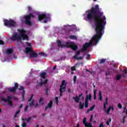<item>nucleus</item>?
Wrapping results in <instances>:
<instances>
[{
  "label": "nucleus",
  "instance_id": "obj_1",
  "mask_svg": "<svg viewBox=\"0 0 127 127\" xmlns=\"http://www.w3.org/2000/svg\"><path fill=\"white\" fill-rule=\"evenodd\" d=\"M88 13L87 14V18L89 21H94L95 25V31L96 34L92 38L90 42H86L83 46L81 51L76 52L75 55H80L81 52L87 51L89 47H91L93 45H96L100 38H102L104 34V30L105 29V25L107 24L106 20V16L104 15V12L100 11L99 5L96 4L94 7H91V9L89 10Z\"/></svg>",
  "mask_w": 127,
  "mask_h": 127
},
{
  "label": "nucleus",
  "instance_id": "obj_2",
  "mask_svg": "<svg viewBox=\"0 0 127 127\" xmlns=\"http://www.w3.org/2000/svg\"><path fill=\"white\" fill-rule=\"evenodd\" d=\"M19 35L17 33H14L12 36L10 37V40L12 41H17V42H21L22 40H29V37L26 34V31L23 29H19L18 30Z\"/></svg>",
  "mask_w": 127,
  "mask_h": 127
},
{
  "label": "nucleus",
  "instance_id": "obj_3",
  "mask_svg": "<svg viewBox=\"0 0 127 127\" xmlns=\"http://www.w3.org/2000/svg\"><path fill=\"white\" fill-rule=\"evenodd\" d=\"M35 16L31 13H30L28 15H25L24 18L25 19V24L27 25H29V26H31L32 25V22H31V21L30 20L31 18H35Z\"/></svg>",
  "mask_w": 127,
  "mask_h": 127
},
{
  "label": "nucleus",
  "instance_id": "obj_4",
  "mask_svg": "<svg viewBox=\"0 0 127 127\" xmlns=\"http://www.w3.org/2000/svg\"><path fill=\"white\" fill-rule=\"evenodd\" d=\"M66 86L67 83H66V81H65V80H63L62 82V84L60 87V97H62V96H63V93L65 92Z\"/></svg>",
  "mask_w": 127,
  "mask_h": 127
},
{
  "label": "nucleus",
  "instance_id": "obj_5",
  "mask_svg": "<svg viewBox=\"0 0 127 127\" xmlns=\"http://www.w3.org/2000/svg\"><path fill=\"white\" fill-rule=\"evenodd\" d=\"M4 24L5 26H7L8 27H9L10 26L14 27L16 26V22L12 19H5L4 20Z\"/></svg>",
  "mask_w": 127,
  "mask_h": 127
},
{
  "label": "nucleus",
  "instance_id": "obj_6",
  "mask_svg": "<svg viewBox=\"0 0 127 127\" xmlns=\"http://www.w3.org/2000/svg\"><path fill=\"white\" fill-rule=\"evenodd\" d=\"M38 18L39 21H41L42 19H45L44 20V23H47V20L50 18V15H48L47 14H41L38 15Z\"/></svg>",
  "mask_w": 127,
  "mask_h": 127
},
{
  "label": "nucleus",
  "instance_id": "obj_7",
  "mask_svg": "<svg viewBox=\"0 0 127 127\" xmlns=\"http://www.w3.org/2000/svg\"><path fill=\"white\" fill-rule=\"evenodd\" d=\"M10 99H11V96H9L7 97L6 99H4V98L2 96L1 97V100L2 101H3L4 102H6L7 103H8L10 107H12V101L9 100H10Z\"/></svg>",
  "mask_w": 127,
  "mask_h": 127
},
{
  "label": "nucleus",
  "instance_id": "obj_8",
  "mask_svg": "<svg viewBox=\"0 0 127 127\" xmlns=\"http://www.w3.org/2000/svg\"><path fill=\"white\" fill-rule=\"evenodd\" d=\"M17 89H18V83L16 82L14 83V86L9 87L8 88V90L11 93H14V92H15Z\"/></svg>",
  "mask_w": 127,
  "mask_h": 127
},
{
  "label": "nucleus",
  "instance_id": "obj_9",
  "mask_svg": "<svg viewBox=\"0 0 127 127\" xmlns=\"http://www.w3.org/2000/svg\"><path fill=\"white\" fill-rule=\"evenodd\" d=\"M83 124L84 125L85 127H93L91 123H87V118H84L83 120Z\"/></svg>",
  "mask_w": 127,
  "mask_h": 127
},
{
  "label": "nucleus",
  "instance_id": "obj_10",
  "mask_svg": "<svg viewBox=\"0 0 127 127\" xmlns=\"http://www.w3.org/2000/svg\"><path fill=\"white\" fill-rule=\"evenodd\" d=\"M33 94H31V97L28 100V102H29V107H32V106H33L34 105V100L32 99H33Z\"/></svg>",
  "mask_w": 127,
  "mask_h": 127
},
{
  "label": "nucleus",
  "instance_id": "obj_11",
  "mask_svg": "<svg viewBox=\"0 0 127 127\" xmlns=\"http://www.w3.org/2000/svg\"><path fill=\"white\" fill-rule=\"evenodd\" d=\"M82 96H83V93L79 94L78 96H77L76 97H73L72 99L74 100L75 102H76V103L78 104V103H79V101H80V98H81Z\"/></svg>",
  "mask_w": 127,
  "mask_h": 127
},
{
  "label": "nucleus",
  "instance_id": "obj_12",
  "mask_svg": "<svg viewBox=\"0 0 127 127\" xmlns=\"http://www.w3.org/2000/svg\"><path fill=\"white\" fill-rule=\"evenodd\" d=\"M53 106V102L52 101L50 100L48 105L45 107V111H47V109H51Z\"/></svg>",
  "mask_w": 127,
  "mask_h": 127
},
{
  "label": "nucleus",
  "instance_id": "obj_13",
  "mask_svg": "<svg viewBox=\"0 0 127 127\" xmlns=\"http://www.w3.org/2000/svg\"><path fill=\"white\" fill-rule=\"evenodd\" d=\"M47 82H48V80L47 79H45L44 81H43L42 79L41 80L40 82L38 84V86H42V85H46L47 84Z\"/></svg>",
  "mask_w": 127,
  "mask_h": 127
},
{
  "label": "nucleus",
  "instance_id": "obj_14",
  "mask_svg": "<svg viewBox=\"0 0 127 127\" xmlns=\"http://www.w3.org/2000/svg\"><path fill=\"white\" fill-rule=\"evenodd\" d=\"M38 56L37 53L33 52V51L30 54V58H36Z\"/></svg>",
  "mask_w": 127,
  "mask_h": 127
},
{
  "label": "nucleus",
  "instance_id": "obj_15",
  "mask_svg": "<svg viewBox=\"0 0 127 127\" xmlns=\"http://www.w3.org/2000/svg\"><path fill=\"white\" fill-rule=\"evenodd\" d=\"M32 51H33V50H32V48H31V47H27L25 48V52L26 54H28V53H29V54H30V53H31L32 52Z\"/></svg>",
  "mask_w": 127,
  "mask_h": 127
},
{
  "label": "nucleus",
  "instance_id": "obj_16",
  "mask_svg": "<svg viewBox=\"0 0 127 127\" xmlns=\"http://www.w3.org/2000/svg\"><path fill=\"white\" fill-rule=\"evenodd\" d=\"M92 100V95L89 94V95H87L85 97V101L87 102H89V101H91Z\"/></svg>",
  "mask_w": 127,
  "mask_h": 127
},
{
  "label": "nucleus",
  "instance_id": "obj_17",
  "mask_svg": "<svg viewBox=\"0 0 127 127\" xmlns=\"http://www.w3.org/2000/svg\"><path fill=\"white\" fill-rule=\"evenodd\" d=\"M40 77L42 78V79H46V72H43L40 73Z\"/></svg>",
  "mask_w": 127,
  "mask_h": 127
},
{
  "label": "nucleus",
  "instance_id": "obj_18",
  "mask_svg": "<svg viewBox=\"0 0 127 127\" xmlns=\"http://www.w3.org/2000/svg\"><path fill=\"white\" fill-rule=\"evenodd\" d=\"M73 43L72 42H67L66 43L65 45H64V47H68L71 48L72 45H73Z\"/></svg>",
  "mask_w": 127,
  "mask_h": 127
},
{
  "label": "nucleus",
  "instance_id": "obj_19",
  "mask_svg": "<svg viewBox=\"0 0 127 127\" xmlns=\"http://www.w3.org/2000/svg\"><path fill=\"white\" fill-rule=\"evenodd\" d=\"M57 43H58V45L59 47L63 48V47H64L65 46V45L62 44V42H61V41L60 40H58L57 41Z\"/></svg>",
  "mask_w": 127,
  "mask_h": 127
},
{
  "label": "nucleus",
  "instance_id": "obj_20",
  "mask_svg": "<svg viewBox=\"0 0 127 127\" xmlns=\"http://www.w3.org/2000/svg\"><path fill=\"white\" fill-rule=\"evenodd\" d=\"M70 48H71V49L72 50H74V51L77 50V49H78V46L75 45V44L73 43L71 46V47H70Z\"/></svg>",
  "mask_w": 127,
  "mask_h": 127
},
{
  "label": "nucleus",
  "instance_id": "obj_21",
  "mask_svg": "<svg viewBox=\"0 0 127 127\" xmlns=\"http://www.w3.org/2000/svg\"><path fill=\"white\" fill-rule=\"evenodd\" d=\"M12 52H13L12 49H8L6 52V54H7V55H10V54H12Z\"/></svg>",
  "mask_w": 127,
  "mask_h": 127
},
{
  "label": "nucleus",
  "instance_id": "obj_22",
  "mask_svg": "<svg viewBox=\"0 0 127 127\" xmlns=\"http://www.w3.org/2000/svg\"><path fill=\"white\" fill-rule=\"evenodd\" d=\"M73 58H74V59H76V60H82V59H83L84 58V57H78L77 55H75L73 57Z\"/></svg>",
  "mask_w": 127,
  "mask_h": 127
},
{
  "label": "nucleus",
  "instance_id": "obj_23",
  "mask_svg": "<svg viewBox=\"0 0 127 127\" xmlns=\"http://www.w3.org/2000/svg\"><path fill=\"white\" fill-rule=\"evenodd\" d=\"M70 39H72L73 40H77V37L74 35H70L69 36Z\"/></svg>",
  "mask_w": 127,
  "mask_h": 127
},
{
  "label": "nucleus",
  "instance_id": "obj_24",
  "mask_svg": "<svg viewBox=\"0 0 127 127\" xmlns=\"http://www.w3.org/2000/svg\"><path fill=\"white\" fill-rule=\"evenodd\" d=\"M79 109H81V110H82V109H84V104H82L81 102H79Z\"/></svg>",
  "mask_w": 127,
  "mask_h": 127
},
{
  "label": "nucleus",
  "instance_id": "obj_25",
  "mask_svg": "<svg viewBox=\"0 0 127 127\" xmlns=\"http://www.w3.org/2000/svg\"><path fill=\"white\" fill-rule=\"evenodd\" d=\"M99 96L100 101H102L103 100V96H102V92L101 91H99Z\"/></svg>",
  "mask_w": 127,
  "mask_h": 127
},
{
  "label": "nucleus",
  "instance_id": "obj_26",
  "mask_svg": "<svg viewBox=\"0 0 127 127\" xmlns=\"http://www.w3.org/2000/svg\"><path fill=\"white\" fill-rule=\"evenodd\" d=\"M121 79H122V76H121V75H120V74H118L116 76V80L117 81H120V80H121Z\"/></svg>",
  "mask_w": 127,
  "mask_h": 127
},
{
  "label": "nucleus",
  "instance_id": "obj_27",
  "mask_svg": "<svg viewBox=\"0 0 127 127\" xmlns=\"http://www.w3.org/2000/svg\"><path fill=\"white\" fill-rule=\"evenodd\" d=\"M20 113V110H18L16 112V114L14 115V119H15L16 118H17V115H18Z\"/></svg>",
  "mask_w": 127,
  "mask_h": 127
},
{
  "label": "nucleus",
  "instance_id": "obj_28",
  "mask_svg": "<svg viewBox=\"0 0 127 127\" xmlns=\"http://www.w3.org/2000/svg\"><path fill=\"white\" fill-rule=\"evenodd\" d=\"M32 119V117H28V118H25V121H26L27 122V124H28V123H30V120H31Z\"/></svg>",
  "mask_w": 127,
  "mask_h": 127
},
{
  "label": "nucleus",
  "instance_id": "obj_29",
  "mask_svg": "<svg viewBox=\"0 0 127 127\" xmlns=\"http://www.w3.org/2000/svg\"><path fill=\"white\" fill-rule=\"evenodd\" d=\"M84 105H85V108H88V107H89V101H86V100H85Z\"/></svg>",
  "mask_w": 127,
  "mask_h": 127
},
{
  "label": "nucleus",
  "instance_id": "obj_30",
  "mask_svg": "<svg viewBox=\"0 0 127 127\" xmlns=\"http://www.w3.org/2000/svg\"><path fill=\"white\" fill-rule=\"evenodd\" d=\"M93 96H94V100H96L97 98V92L96 91L93 92Z\"/></svg>",
  "mask_w": 127,
  "mask_h": 127
},
{
  "label": "nucleus",
  "instance_id": "obj_31",
  "mask_svg": "<svg viewBox=\"0 0 127 127\" xmlns=\"http://www.w3.org/2000/svg\"><path fill=\"white\" fill-rule=\"evenodd\" d=\"M106 62V59H102L100 60V64H103Z\"/></svg>",
  "mask_w": 127,
  "mask_h": 127
},
{
  "label": "nucleus",
  "instance_id": "obj_32",
  "mask_svg": "<svg viewBox=\"0 0 127 127\" xmlns=\"http://www.w3.org/2000/svg\"><path fill=\"white\" fill-rule=\"evenodd\" d=\"M126 118H127V116H125L123 117L122 122V124H123V125H124V124H126Z\"/></svg>",
  "mask_w": 127,
  "mask_h": 127
},
{
  "label": "nucleus",
  "instance_id": "obj_33",
  "mask_svg": "<svg viewBox=\"0 0 127 127\" xmlns=\"http://www.w3.org/2000/svg\"><path fill=\"white\" fill-rule=\"evenodd\" d=\"M45 91V92L46 93L47 95H48V91H49V89L48 88V87L46 86Z\"/></svg>",
  "mask_w": 127,
  "mask_h": 127
},
{
  "label": "nucleus",
  "instance_id": "obj_34",
  "mask_svg": "<svg viewBox=\"0 0 127 127\" xmlns=\"http://www.w3.org/2000/svg\"><path fill=\"white\" fill-rule=\"evenodd\" d=\"M112 108V106H110L109 107V108L107 109V113L108 115H109V114H110V111H111V108Z\"/></svg>",
  "mask_w": 127,
  "mask_h": 127
},
{
  "label": "nucleus",
  "instance_id": "obj_35",
  "mask_svg": "<svg viewBox=\"0 0 127 127\" xmlns=\"http://www.w3.org/2000/svg\"><path fill=\"white\" fill-rule=\"evenodd\" d=\"M43 101H44L43 98H42L41 97V98H40L39 103H40V104H41V105H43V103H41L42 102H43Z\"/></svg>",
  "mask_w": 127,
  "mask_h": 127
},
{
  "label": "nucleus",
  "instance_id": "obj_36",
  "mask_svg": "<svg viewBox=\"0 0 127 127\" xmlns=\"http://www.w3.org/2000/svg\"><path fill=\"white\" fill-rule=\"evenodd\" d=\"M26 126H27V124L25 122H23L22 124V127H26Z\"/></svg>",
  "mask_w": 127,
  "mask_h": 127
},
{
  "label": "nucleus",
  "instance_id": "obj_37",
  "mask_svg": "<svg viewBox=\"0 0 127 127\" xmlns=\"http://www.w3.org/2000/svg\"><path fill=\"white\" fill-rule=\"evenodd\" d=\"M55 102L56 104H57V105H58V103H59V100H58V97H56Z\"/></svg>",
  "mask_w": 127,
  "mask_h": 127
},
{
  "label": "nucleus",
  "instance_id": "obj_38",
  "mask_svg": "<svg viewBox=\"0 0 127 127\" xmlns=\"http://www.w3.org/2000/svg\"><path fill=\"white\" fill-rule=\"evenodd\" d=\"M96 107V105H94L93 106H92L91 107H90V108L89 109V110L90 111H93V110H94V109H95V107Z\"/></svg>",
  "mask_w": 127,
  "mask_h": 127
},
{
  "label": "nucleus",
  "instance_id": "obj_39",
  "mask_svg": "<svg viewBox=\"0 0 127 127\" xmlns=\"http://www.w3.org/2000/svg\"><path fill=\"white\" fill-rule=\"evenodd\" d=\"M107 105H108V103H104V109L105 110V111H107Z\"/></svg>",
  "mask_w": 127,
  "mask_h": 127
},
{
  "label": "nucleus",
  "instance_id": "obj_40",
  "mask_svg": "<svg viewBox=\"0 0 127 127\" xmlns=\"http://www.w3.org/2000/svg\"><path fill=\"white\" fill-rule=\"evenodd\" d=\"M27 8L28 11H31V10H32V7L31 6H28Z\"/></svg>",
  "mask_w": 127,
  "mask_h": 127
},
{
  "label": "nucleus",
  "instance_id": "obj_41",
  "mask_svg": "<svg viewBox=\"0 0 127 127\" xmlns=\"http://www.w3.org/2000/svg\"><path fill=\"white\" fill-rule=\"evenodd\" d=\"M76 81H77V76L75 75L73 77V82L74 83H76Z\"/></svg>",
  "mask_w": 127,
  "mask_h": 127
},
{
  "label": "nucleus",
  "instance_id": "obj_42",
  "mask_svg": "<svg viewBox=\"0 0 127 127\" xmlns=\"http://www.w3.org/2000/svg\"><path fill=\"white\" fill-rule=\"evenodd\" d=\"M70 70L71 71H75V70H76V67L75 66H72L71 68H70Z\"/></svg>",
  "mask_w": 127,
  "mask_h": 127
},
{
  "label": "nucleus",
  "instance_id": "obj_43",
  "mask_svg": "<svg viewBox=\"0 0 127 127\" xmlns=\"http://www.w3.org/2000/svg\"><path fill=\"white\" fill-rule=\"evenodd\" d=\"M86 59L87 60H90V59H91V55H87V57H86Z\"/></svg>",
  "mask_w": 127,
  "mask_h": 127
},
{
  "label": "nucleus",
  "instance_id": "obj_44",
  "mask_svg": "<svg viewBox=\"0 0 127 127\" xmlns=\"http://www.w3.org/2000/svg\"><path fill=\"white\" fill-rule=\"evenodd\" d=\"M39 55H41L42 56H45V53L40 52V53H39Z\"/></svg>",
  "mask_w": 127,
  "mask_h": 127
},
{
  "label": "nucleus",
  "instance_id": "obj_45",
  "mask_svg": "<svg viewBox=\"0 0 127 127\" xmlns=\"http://www.w3.org/2000/svg\"><path fill=\"white\" fill-rule=\"evenodd\" d=\"M118 107L119 109H122L123 108V106L122 105V104H121V103L118 104Z\"/></svg>",
  "mask_w": 127,
  "mask_h": 127
},
{
  "label": "nucleus",
  "instance_id": "obj_46",
  "mask_svg": "<svg viewBox=\"0 0 127 127\" xmlns=\"http://www.w3.org/2000/svg\"><path fill=\"white\" fill-rule=\"evenodd\" d=\"M24 87H23V86H20V88H18V90H19V91H21V90H24Z\"/></svg>",
  "mask_w": 127,
  "mask_h": 127
},
{
  "label": "nucleus",
  "instance_id": "obj_47",
  "mask_svg": "<svg viewBox=\"0 0 127 127\" xmlns=\"http://www.w3.org/2000/svg\"><path fill=\"white\" fill-rule=\"evenodd\" d=\"M27 109H28V106H26V107L24 109V112H27Z\"/></svg>",
  "mask_w": 127,
  "mask_h": 127
},
{
  "label": "nucleus",
  "instance_id": "obj_48",
  "mask_svg": "<svg viewBox=\"0 0 127 127\" xmlns=\"http://www.w3.org/2000/svg\"><path fill=\"white\" fill-rule=\"evenodd\" d=\"M4 44V42L2 41V40H0V45H3Z\"/></svg>",
  "mask_w": 127,
  "mask_h": 127
},
{
  "label": "nucleus",
  "instance_id": "obj_49",
  "mask_svg": "<svg viewBox=\"0 0 127 127\" xmlns=\"http://www.w3.org/2000/svg\"><path fill=\"white\" fill-rule=\"evenodd\" d=\"M93 115H91L90 116V122H93Z\"/></svg>",
  "mask_w": 127,
  "mask_h": 127
},
{
  "label": "nucleus",
  "instance_id": "obj_50",
  "mask_svg": "<svg viewBox=\"0 0 127 127\" xmlns=\"http://www.w3.org/2000/svg\"><path fill=\"white\" fill-rule=\"evenodd\" d=\"M37 107H39V105L38 104V103L37 102L36 103V105L35 106V109H36V108H37Z\"/></svg>",
  "mask_w": 127,
  "mask_h": 127
},
{
  "label": "nucleus",
  "instance_id": "obj_51",
  "mask_svg": "<svg viewBox=\"0 0 127 127\" xmlns=\"http://www.w3.org/2000/svg\"><path fill=\"white\" fill-rule=\"evenodd\" d=\"M99 127H104V123H101L99 125Z\"/></svg>",
  "mask_w": 127,
  "mask_h": 127
},
{
  "label": "nucleus",
  "instance_id": "obj_52",
  "mask_svg": "<svg viewBox=\"0 0 127 127\" xmlns=\"http://www.w3.org/2000/svg\"><path fill=\"white\" fill-rule=\"evenodd\" d=\"M109 99L108 98V97H106V99H105V103L106 104H108V100Z\"/></svg>",
  "mask_w": 127,
  "mask_h": 127
},
{
  "label": "nucleus",
  "instance_id": "obj_53",
  "mask_svg": "<svg viewBox=\"0 0 127 127\" xmlns=\"http://www.w3.org/2000/svg\"><path fill=\"white\" fill-rule=\"evenodd\" d=\"M23 107V105L21 104L19 107V109H22Z\"/></svg>",
  "mask_w": 127,
  "mask_h": 127
},
{
  "label": "nucleus",
  "instance_id": "obj_54",
  "mask_svg": "<svg viewBox=\"0 0 127 127\" xmlns=\"http://www.w3.org/2000/svg\"><path fill=\"white\" fill-rule=\"evenodd\" d=\"M111 110H112V111L113 112H114V111H115V109H114V107H113V106H112V107H111Z\"/></svg>",
  "mask_w": 127,
  "mask_h": 127
},
{
  "label": "nucleus",
  "instance_id": "obj_55",
  "mask_svg": "<svg viewBox=\"0 0 127 127\" xmlns=\"http://www.w3.org/2000/svg\"><path fill=\"white\" fill-rule=\"evenodd\" d=\"M124 72H125V74H127V69H125L124 70Z\"/></svg>",
  "mask_w": 127,
  "mask_h": 127
},
{
  "label": "nucleus",
  "instance_id": "obj_56",
  "mask_svg": "<svg viewBox=\"0 0 127 127\" xmlns=\"http://www.w3.org/2000/svg\"><path fill=\"white\" fill-rule=\"evenodd\" d=\"M106 125H107V126H110V122H109V121H107V122H106Z\"/></svg>",
  "mask_w": 127,
  "mask_h": 127
},
{
  "label": "nucleus",
  "instance_id": "obj_57",
  "mask_svg": "<svg viewBox=\"0 0 127 127\" xmlns=\"http://www.w3.org/2000/svg\"><path fill=\"white\" fill-rule=\"evenodd\" d=\"M68 93H71V89H70V88L68 89Z\"/></svg>",
  "mask_w": 127,
  "mask_h": 127
},
{
  "label": "nucleus",
  "instance_id": "obj_58",
  "mask_svg": "<svg viewBox=\"0 0 127 127\" xmlns=\"http://www.w3.org/2000/svg\"><path fill=\"white\" fill-rule=\"evenodd\" d=\"M56 68H57V65H55L53 67V70H55V69H56Z\"/></svg>",
  "mask_w": 127,
  "mask_h": 127
},
{
  "label": "nucleus",
  "instance_id": "obj_59",
  "mask_svg": "<svg viewBox=\"0 0 127 127\" xmlns=\"http://www.w3.org/2000/svg\"><path fill=\"white\" fill-rule=\"evenodd\" d=\"M105 74H106V76H108V75H110V72H106Z\"/></svg>",
  "mask_w": 127,
  "mask_h": 127
},
{
  "label": "nucleus",
  "instance_id": "obj_60",
  "mask_svg": "<svg viewBox=\"0 0 127 127\" xmlns=\"http://www.w3.org/2000/svg\"><path fill=\"white\" fill-rule=\"evenodd\" d=\"M90 111L91 110H90V109H88L86 112L87 114H89V113H90Z\"/></svg>",
  "mask_w": 127,
  "mask_h": 127
},
{
  "label": "nucleus",
  "instance_id": "obj_61",
  "mask_svg": "<svg viewBox=\"0 0 127 127\" xmlns=\"http://www.w3.org/2000/svg\"><path fill=\"white\" fill-rule=\"evenodd\" d=\"M46 114H45V113H43L42 114V116H43V117H45V116H46Z\"/></svg>",
  "mask_w": 127,
  "mask_h": 127
},
{
  "label": "nucleus",
  "instance_id": "obj_62",
  "mask_svg": "<svg viewBox=\"0 0 127 127\" xmlns=\"http://www.w3.org/2000/svg\"><path fill=\"white\" fill-rule=\"evenodd\" d=\"M76 127H80V124H77L76 125Z\"/></svg>",
  "mask_w": 127,
  "mask_h": 127
},
{
  "label": "nucleus",
  "instance_id": "obj_63",
  "mask_svg": "<svg viewBox=\"0 0 127 127\" xmlns=\"http://www.w3.org/2000/svg\"><path fill=\"white\" fill-rule=\"evenodd\" d=\"M14 100H15L16 101H17V100H18L17 97H14Z\"/></svg>",
  "mask_w": 127,
  "mask_h": 127
},
{
  "label": "nucleus",
  "instance_id": "obj_64",
  "mask_svg": "<svg viewBox=\"0 0 127 127\" xmlns=\"http://www.w3.org/2000/svg\"><path fill=\"white\" fill-rule=\"evenodd\" d=\"M109 122H112V119H111V118H110V119H109Z\"/></svg>",
  "mask_w": 127,
  "mask_h": 127
}]
</instances>
